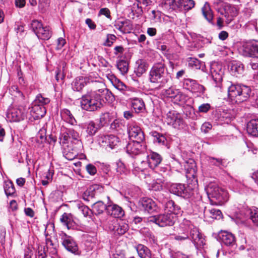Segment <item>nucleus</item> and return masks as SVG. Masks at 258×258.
I'll return each instance as SVG.
<instances>
[{
    "mask_svg": "<svg viewBox=\"0 0 258 258\" xmlns=\"http://www.w3.org/2000/svg\"><path fill=\"white\" fill-rule=\"evenodd\" d=\"M174 231L178 233H190V240L197 248H201L205 244L203 234L198 228L195 227L189 220L184 219L178 226L174 227Z\"/></svg>",
    "mask_w": 258,
    "mask_h": 258,
    "instance_id": "obj_1",
    "label": "nucleus"
},
{
    "mask_svg": "<svg viewBox=\"0 0 258 258\" xmlns=\"http://www.w3.org/2000/svg\"><path fill=\"white\" fill-rule=\"evenodd\" d=\"M252 95L248 86L241 84L229 83L228 87V97L232 102L240 103L247 100Z\"/></svg>",
    "mask_w": 258,
    "mask_h": 258,
    "instance_id": "obj_2",
    "label": "nucleus"
},
{
    "mask_svg": "<svg viewBox=\"0 0 258 258\" xmlns=\"http://www.w3.org/2000/svg\"><path fill=\"white\" fill-rule=\"evenodd\" d=\"M170 78L165 72L164 64L161 62L154 64L149 72L150 81L158 84L159 87L164 86Z\"/></svg>",
    "mask_w": 258,
    "mask_h": 258,
    "instance_id": "obj_3",
    "label": "nucleus"
},
{
    "mask_svg": "<svg viewBox=\"0 0 258 258\" xmlns=\"http://www.w3.org/2000/svg\"><path fill=\"white\" fill-rule=\"evenodd\" d=\"M104 100L95 93H88L81 99V106L84 110L94 111L101 108L104 104Z\"/></svg>",
    "mask_w": 258,
    "mask_h": 258,
    "instance_id": "obj_4",
    "label": "nucleus"
},
{
    "mask_svg": "<svg viewBox=\"0 0 258 258\" xmlns=\"http://www.w3.org/2000/svg\"><path fill=\"white\" fill-rule=\"evenodd\" d=\"M59 142L63 148L69 147L70 142L75 144L79 147L82 146L79 134L73 129L67 128L63 126L60 128Z\"/></svg>",
    "mask_w": 258,
    "mask_h": 258,
    "instance_id": "obj_5",
    "label": "nucleus"
},
{
    "mask_svg": "<svg viewBox=\"0 0 258 258\" xmlns=\"http://www.w3.org/2000/svg\"><path fill=\"white\" fill-rule=\"evenodd\" d=\"M207 192L209 198H215L220 204L227 201L229 197L226 190L215 184H209L207 188Z\"/></svg>",
    "mask_w": 258,
    "mask_h": 258,
    "instance_id": "obj_6",
    "label": "nucleus"
},
{
    "mask_svg": "<svg viewBox=\"0 0 258 258\" xmlns=\"http://www.w3.org/2000/svg\"><path fill=\"white\" fill-rule=\"evenodd\" d=\"M26 116L25 108L22 105L10 106L6 114L7 119L10 122H18L24 120Z\"/></svg>",
    "mask_w": 258,
    "mask_h": 258,
    "instance_id": "obj_7",
    "label": "nucleus"
},
{
    "mask_svg": "<svg viewBox=\"0 0 258 258\" xmlns=\"http://www.w3.org/2000/svg\"><path fill=\"white\" fill-rule=\"evenodd\" d=\"M175 216L173 213H165L157 216H151L148 218V221L155 223L160 227L172 226L175 221Z\"/></svg>",
    "mask_w": 258,
    "mask_h": 258,
    "instance_id": "obj_8",
    "label": "nucleus"
},
{
    "mask_svg": "<svg viewBox=\"0 0 258 258\" xmlns=\"http://www.w3.org/2000/svg\"><path fill=\"white\" fill-rule=\"evenodd\" d=\"M238 51L244 56L258 58V41L243 42L239 46Z\"/></svg>",
    "mask_w": 258,
    "mask_h": 258,
    "instance_id": "obj_9",
    "label": "nucleus"
},
{
    "mask_svg": "<svg viewBox=\"0 0 258 258\" xmlns=\"http://www.w3.org/2000/svg\"><path fill=\"white\" fill-rule=\"evenodd\" d=\"M31 29L39 39L48 40L51 36L49 27H43L42 23L37 20H33L31 24Z\"/></svg>",
    "mask_w": 258,
    "mask_h": 258,
    "instance_id": "obj_10",
    "label": "nucleus"
},
{
    "mask_svg": "<svg viewBox=\"0 0 258 258\" xmlns=\"http://www.w3.org/2000/svg\"><path fill=\"white\" fill-rule=\"evenodd\" d=\"M239 215L236 218L235 222L237 224L244 223L246 217H249L253 223L258 225V208L255 207L244 209L241 211Z\"/></svg>",
    "mask_w": 258,
    "mask_h": 258,
    "instance_id": "obj_11",
    "label": "nucleus"
},
{
    "mask_svg": "<svg viewBox=\"0 0 258 258\" xmlns=\"http://www.w3.org/2000/svg\"><path fill=\"white\" fill-rule=\"evenodd\" d=\"M210 72L213 81L216 84L215 87L221 89L222 81L224 75V69L222 65L217 62L211 64Z\"/></svg>",
    "mask_w": 258,
    "mask_h": 258,
    "instance_id": "obj_12",
    "label": "nucleus"
},
{
    "mask_svg": "<svg viewBox=\"0 0 258 258\" xmlns=\"http://www.w3.org/2000/svg\"><path fill=\"white\" fill-rule=\"evenodd\" d=\"M163 118L165 122L175 128H179L183 125V120L181 115L176 111H168Z\"/></svg>",
    "mask_w": 258,
    "mask_h": 258,
    "instance_id": "obj_13",
    "label": "nucleus"
},
{
    "mask_svg": "<svg viewBox=\"0 0 258 258\" xmlns=\"http://www.w3.org/2000/svg\"><path fill=\"white\" fill-rule=\"evenodd\" d=\"M93 89L90 93H95L99 95L101 98H105L106 100H112L113 96L111 92H110L106 87L104 83L101 82H95L92 85Z\"/></svg>",
    "mask_w": 258,
    "mask_h": 258,
    "instance_id": "obj_14",
    "label": "nucleus"
},
{
    "mask_svg": "<svg viewBox=\"0 0 258 258\" xmlns=\"http://www.w3.org/2000/svg\"><path fill=\"white\" fill-rule=\"evenodd\" d=\"M127 133L132 141L144 142V134L141 127L135 123H131L127 126Z\"/></svg>",
    "mask_w": 258,
    "mask_h": 258,
    "instance_id": "obj_15",
    "label": "nucleus"
},
{
    "mask_svg": "<svg viewBox=\"0 0 258 258\" xmlns=\"http://www.w3.org/2000/svg\"><path fill=\"white\" fill-rule=\"evenodd\" d=\"M109 228L114 234L122 235L128 230V225L123 220L114 219L109 224Z\"/></svg>",
    "mask_w": 258,
    "mask_h": 258,
    "instance_id": "obj_16",
    "label": "nucleus"
},
{
    "mask_svg": "<svg viewBox=\"0 0 258 258\" xmlns=\"http://www.w3.org/2000/svg\"><path fill=\"white\" fill-rule=\"evenodd\" d=\"M190 189V187L189 185L185 187L184 184L181 183H173L170 187L171 192L185 198H189L192 195L189 191Z\"/></svg>",
    "mask_w": 258,
    "mask_h": 258,
    "instance_id": "obj_17",
    "label": "nucleus"
},
{
    "mask_svg": "<svg viewBox=\"0 0 258 258\" xmlns=\"http://www.w3.org/2000/svg\"><path fill=\"white\" fill-rule=\"evenodd\" d=\"M218 12L223 16L227 24L230 23L237 15V10L235 7L230 5H225L220 9Z\"/></svg>",
    "mask_w": 258,
    "mask_h": 258,
    "instance_id": "obj_18",
    "label": "nucleus"
},
{
    "mask_svg": "<svg viewBox=\"0 0 258 258\" xmlns=\"http://www.w3.org/2000/svg\"><path fill=\"white\" fill-rule=\"evenodd\" d=\"M183 87L192 93L203 94L205 91L204 87L199 84L195 80L189 78L184 79Z\"/></svg>",
    "mask_w": 258,
    "mask_h": 258,
    "instance_id": "obj_19",
    "label": "nucleus"
},
{
    "mask_svg": "<svg viewBox=\"0 0 258 258\" xmlns=\"http://www.w3.org/2000/svg\"><path fill=\"white\" fill-rule=\"evenodd\" d=\"M98 141L101 146L109 147L111 149L117 146L119 142V138L111 134L100 136Z\"/></svg>",
    "mask_w": 258,
    "mask_h": 258,
    "instance_id": "obj_20",
    "label": "nucleus"
},
{
    "mask_svg": "<svg viewBox=\"0 0 258 258\" xmlns=\"http://www.w3.org/2000/svg\"><path fill=\"white\" fill-rule=\"evenodd\" d=\"M62 239V244L67 250L76 255L80 254L77 244L71 236L64 234Z\"/></svg>",
    "mask_w": 258,
    "mask_h": 258,
    "instance_id": "obj_21",
    "label": "nucleus"
},
{
    "mask_svg": "<svg viewBox=\"0 0 258 258\" xmlns=\"http://www.w3.org/2000/svg\"><path fill=\"white\" fill-rule=\"evenodd\" d=\"M146 146L144 142L132 141L126 147V152L131 155H136L142 152Z\"/></svg>",
    "mask_w": 258,
    "mask_h": 258,
    "instance_id": "obj_22",
    "label": "nucleus"
},
{
    "mask_svg": "<svg viewBox=\"0 0 258 258\" xmlns=\"http://www.w3.org/2000/svg\"><path fill=\"white\" fill-rule=\"evenodd\" d=\"M146 159L148 163L149 167L152 169L158 166L162 159L161 156L158 153L153 151H149L147 153Z\"/></svg>",
    "mask_w": 258,
    "mask_h": 258,
    "instance_id": "obj_23",
    "label": "nucleus"
},
{
    "mask_svg": "<svg viewBox=\"0 0 258 258\" xmlns=\"http://www.w3.org/2000/svg\"><path fill=\"white\" fill-rule=\"evenodd\" d=\"M218 236L221 242L226 246H233L235 244V237L231 232L221 231Z\"/></svg>",
    "mask_w": 258,
    "mask_h": 258,
    "instance_id": "obj_24",
    "label": "nucleus"
},
{
    "mask_svg": "<svg viewBox=\"0 0 258 258\" xmlns=\"http://www.w3.org/2000/svg\"><path fill=\"white\" fill-rule=\"evenodd\" d=\"M107 213L116 218H120L124 215V212L121 207L112 203L107 205Z\"/></svg>",
    "mask_w": 258,
    "mask_h": 258,
    "instance_id": "obj_25",
    "label": "nucleus"
},
{
    "mask_svg": "<svg viewBox=\"0 0 258 258\" xmlns=\"http://www.w3.org/2000/svg\"><path fill=\"white\" fill-rule=\"evenodd\" d=\"M186 170V176L187 178L190 179L193 178L195 179L194 188L197 186V179L196 178L197 171L196 169V163L194 161L191 160L187 162L184 165Z\"/></svg>",
    "mask_w": 258,
    "mask_h": 258,
    "instance_id": "obj_26",
    "label": "nucleus"
},
{
    "mask_svg": "<svg viewBox=\"0 0 258 258\" xmlns=\"http://www.w3.org/2000/svg\"><path fill=\"white\" fill-rule=\"evenodd\" d=\"M139 205L145 211L152 213L156 210L155 203L150 198H143L139 201Z\"/></svg>",
    "mask_w": 258,
    "mask_h": 258,
    "instance_id": "obj_27",
    "label": "nucleus"
},
{
    "mask_svg": "<svg viewBox=\"0 0 258 258\" xmlns=\"http://www.w3.org/2000/svg\"><path fill=\"white\" fill-rule=\"evenodd\" d=\"M46 112L45 107H41L39 105L32 103V107L30 108V112L32 117L34 119H39L44 116Z\"/></svg>",
    "mask_w": 258,
    "mask_h": 258,
    "instance_id": "obj_28",
    "label": "nucleus"
},
{
    "mask_svg": "<svg viewBox=\"0 0 258 258\" xmlns=\"http://www.w3.org/2000/svg\"><path fill=\"white\" fill-rule=\"evenodd\" d=\"M115 28L123 33H129L133 29V26L128 20L118 21L115 24Z\"/></svg>",
    "mask_w": 258,
    "mask_h": 258,
    "instance_id": "obj_29",
    "label": "nucleus"
},
{
    "mask_svg": "<svg viewBox=\"0 0 258 258\" xmlns=\"http://www.w3.org/2000/svg\"><path fill=\"white\" fill-rule=\"evenodd\" d=\"M148 68V64L144 59H139L136 61L135 73L138 77L141 76Z\"/></svg>",
    "mask_w": 258,
    "mask_h": 258,
    "instance_id": "obj_30",
    "label": "nucleus"
},
{
    "mask_svg": "<svg viewBox=\"0 0 258 258\" xmlns=\"http://www.w3.org/2000/svg\"><path fill=\"white\" fill-rule=\"evenodd\" d=\"M228 67L231 73L234 76H237L238 75L242 74L243 72L242 64L239 61H232L229 63Z\"/></svg>",
    "mask_w": 258,
    "mask_h": 258,
    "instance_id": "obj_31",
    "label": "nucleus"
},
{
    "mask_svg": "<svg viewBox=\"0 0 258 258\" xmlns=\"http://www.w3.org/2000/svg\"><path fill=\"white\" fill-rule=\"evenodd\" d=\"M166 94L168 97L174 99L176 102H182L184 98V95L180 93L179 90L172 88H169L166 90Z\"/></svg>",
    "mask_w": 258,
    "mask_h": 258,
    "instance_id": "obj_32",
    "label": "nucleus"
},
{
    "mask_svg": "<svg viewBox=\"0 0 258 258\" xmlns=\"http://www.w3.org/2000/svg\"><path fill=\"white\" fill-rule=\"evenodd\" d=\"M247 133L253 136H258V119H251L247 124Z\"/></svg>",
    "mask_w": 258,
    "mask_h": 258,
    "instance_id": "obj_33",
    "label": "nucleus"
},
{
    "mask_svg": "<svg viewBox=\"0 0 258 258\" xmlns=\"http://www.w3.org/2000/svg\"><path fill=\"white\" fill-rule=\"evenodd\" d=\"M86 132L89 136H93L101 128L99 125L93 121H90L85 124Z\"/></svg>",
    "mask_w": 258,
    "mask_h": 258,
    "instance_id": "obj_34",
    "label": "nucleus"
},
{
    "mask_svg": "<svg viewBox=\"0 0 258 258\" xmlns=\"http://www.w3.org/2000/svg\"><path fill=\"white\" fill-rule=\"evenodd\" d=\"M136 250L141 258H152L150 250L145 245L140 244L136 246Z\"/></svg>",
    "mask_w": 258,
    "mask_h": 258,
    "instance_id": "obj_35",
    "label": "nucleus"
},
{
    "mask_svg": "<svg viewBox=\"0 0 258 258\" xmlns=\"http://www.w3.org/2000/svg\"><path fill=\"white\" fill-rule=\"evenodd\" d=\"M60 114L62 118L66 122L72 125H75L76 124L77 121L69 110L67 109H63L61 111Z\"/></svg>",
    "mask_w": 258,
    "mask_h": 258,
    "instance_id": "obj_36",
    "label": "nucleus"
},
{
    "mask_svg": "<svg viewBox=\"0 0 258 258\" xmlns=\"http://www.w3.org/2000/svg\"><path fill=\"white\" fill-rule=\"evenodd\" d=\"M165 211L167 213H173L174 215L179 213L180 208L175 204L174 202L172 200L167 201L165 205Z\"/></svg>",
    "mask_w": 258,
    "mask_h": 258,
    "instance_id": "obj_37",
    "label": "nucleus"
},
{
    "mask_svg": "<svg viewBox=\"0 0 258 258\" xmlns=\"http://www.w3.org/2000/svg\"><path fill=\"white\" fill-rule=\"evenodd\" d=\"M160 5L165 8L169 7L173 10L180 8L179 0H162Z\"/></svg>",
    "mask_w": 258,
    "mask_h": 258,
    "instance_id": "obj_38",
    "label": "nucleus"
},
{
    "mask_svg": "<svg viewBox=\"0 0 258 258\" xmlns=\"http://www.w3.org/2000/svg\"><path fill=\"white\" fill-rule=\"evenodd\" d=\"M60 221L68 229L71 228L74 226L73 216L71 214L64 213L61 216Z\"/></svg>",
    "mask_w": 258,
    "mask_h": 258,
    "instance_id": "obj_39",
    "label": "nucleus"
},
{
    "mask_svg": "<svg viewBox=\"0 0 258 258\" xmlns=\"http://www.w3.org/2000/svg\"><path fill=\"white\" fill-rule=\"evenodd\" d=\"M86 84L85 79L82 77H77L72 83V87L74 90L76 91H81Z\"/></svg>",
    "mask_w": 258,
    "mask_h": 258,
    "instance_id": "obj_40",
    "label": "nucleus"
},
{
    "mask_svg": "<svg viewBox=\"0 0 258 258\" xmlns=\"http://www.w3.org/2000/svg\"><path fill=\"white\" fill-rule=\"evenodd\" d=\"M202 11L205 18L209 22H212L213 19V15L209 4L206 3L202 9Z\"/></svg>",
    "mask_w": 258,
    "mask_h": 258,
    "instance_id": "obj_41",
    "label": "nucleus"
},
{
    "mask_svg": "<svg viewBox=\"0 0 258 258\" xmlns=\"http://www.w3.org/2000/svg\"><path fill=\"white\" fill-rule=\"evenodd\" d=\"M132 105L134 110L138 112L143 111L145 108L143 100L140 98H135L133 99Z\"/></svg>",
    "mask_w": 258,
    "mask_h": 258,
    "instance_id": "obj_42",
    "label": "nucleus"
},
{
    "mask_svg": "<svg viewBox=\"0 0 258 258\" xmlns=\"http://www.w3.org/2000/svg\"><path fill=\"white\" fill-rule=\"evenodd\" d=\"M107 205L106 206L101 201H98L93 204L92 210L96 215H99L103 213L104 210L107 211Z\"/></svg>",
    "mask_w": 258,
    "mask_h": 258,
    "instance_id": "obj_43",
    "label": "nucleus"
},
{
    "mask_svg": "<svg viewBox=\"0 0 258 258\" xmlns=\"http://www.w3.org/2000/svg\"><path fill=\"white\" fill-rule=\"evenodd\" d=\"M50 100L48 98L43 97L41 94L38 95L34 100V104L39 105L41 107H45V105L48 104Z\"/></svg>",
    "mask_w": 258,
    "mask_h": 258,
    "instance_id": "obj_44",
    "label": "nucleus"
},
{
    "mask_svg": "<svg viewBox=\"0 0 258 258\" xmlns=\"http://www.w3.org/2000/svg\"><path fill=\"white\" fill-rule=\"evenodd\" d=\"M180 8L188 11L193 8L195 5L194 0H179Z\"/></svg>",
    "mask_w": 258,
    "mask_h": 258,
    "instance_id": "obj_45",
    "label": "nucleus"
},
{
    "mask_svg": "<svg viewBox=\"0 0 258 258\" xmlns=\"http://www.w3.org/2000/svg\"><path fill=\"white\" fill-rule=\"evenodd\" d=\"M112 120V116L108 112L102 114L99 119V123L98 124L101 128L102 126L109 123Z\"/></svg>",
    "mask_w": 258,
    "mask_h": 258,
    "instance_id": "obj_46",
    "label": "nucleus"
},
{
    "mask_svg": "<svg viewBox=\"0 0 258 258\" xmlns=\"http://www.w3.org/2000/svg\"><path fill=\"white\" fill-rule=\"evenodd\" d=\"M164 185V180L158 178L151 184L150 188L155 191L161 190Z\"/></svg>",
    "mask_w": 258,
    "mask_h": 258,
    "instance_id": "obj_47",
    "label": "nucleus"
},
{
    "mask_svg": "<svg viewBox=\"0 0 258 258\" xmlns=\"http://www.w3.org/2000/svg\"><path fill=\"white\" fill-rule=\"evenodd\" d=\"M78 148L80 147L78 146L77 147H73L72 148L73 152H70L69 150L67 151V149L64 148V151L63 152L64 157L69 160H73L77 156V150Z\"/></svg>",
    "mask_w": 258,
    "mask_h": 258,
    "instance_id": "obj_48",
    "label": "nucleus"
},
{
    "mask_svg": "<svg viewBox=\"0 0 258 258\" xmlns=\"http://www.w3.org/2000/svg\"><path fill=\"white\" fill-rule=\"evenodd\" d=\"M173 235L174 239L178 241L182 242L188 239L190 240V233L175 232Z\"/></svg>",
    "mask_w": 258,
    "mask_h": 258,
    "instance_id": "obj_49",
    "label": "nucleus"
},
{
    "mask_svg": "<svg viewBox=\"0 0 258 258\" xmlns=\"http://www.w3.org/2000/svg\"><path fill=\"white\" fill-rule=\"evenodd\" d=\"M205 212L206 213V214H209L210 217L213 219L220 218L222 216V213L221 211L215 208L206 209Z\"/></svg>",
    "mask_w": 258,
    "mask_h": 258,
    "instance_id": "obj_50",
    "label": "nucleus"
},
{
    "mask_svg": "<svg viewBox=\"0 0 258 258\" xmlns=\"http://www.w3.org/2000/svg\"><path fill=\"white\" fill-rule=\"evenodd\" d=\"M4 190L7 196H12L15 192L14 184L11 181L6 182L4 185Z\"/></svg>",
    "mask_w": 258,
    "mask_h": 258,
    "instance_id": "obj_51",
    "label": "nucleus"
},
{
    "mask_svg": "<svg viewBox=\"0 0 258 258\" xmlns=\"http://www.w3.org/2000/svg\"><path fill=\"white\" fill-rule=\"evenodd\" d=\"M148 167H149V165L146 159L142 161L139 166L135 167L133 172L135 174H137L138 173H140V172L142 173Z\"/></svg>",
    "mask_w": 258,
    "mask_h": 258,
    "instance_id": "obj_52",
    "label": "nucleus"
},
{
    "mask_svg": "<svg viewBox=\"0 0 258 258\" xmlns=\"http://www.w3.org/2000/svg\"><path fill=\"white\" fill-rule=\"evenodd\" d=\"M211 108V105L210 103H203L199 106L197 112L198 113H206L209 112Z\"/></svg>",
    "mask_w": 258,
    "mask_h": 258,
    "instance_id": "obj_53",
    "label": "nucleus"
},
{
    "mask_svg": "<svg viewBox=\"0 0 258 258\" xmlns=\"http://www.w3.org/2000/svg\"><path fill=\"white\" fill-rule=\"evenodd\" d=\"M95 187L94 186L90 187L83 194V199L85 200L89 201V198H93L95 196Z\"/></svg>",
    "mask_w": 258,
    "mask_h": 258,
    "instance_id": "obj_54",
    "label": "nucleus"
},
{
    "mask_svg": "<svg viewBox=\"0 0 258 258\" xmlns=\"http://www.w3.org/2000/svg\"><path fill=\"white\" fill-rule=\"evenodd\" d=\"M117 67L122 74L126 73L128 71L127 63L124 60L119 61L117 64Z\"/></svg>",
    "mask_w": 258,
    "mask_h": 258,
    "instance_id": "obj_55",
    "label": "nucleus"
},
{
    "mask_svg": "<svg viewBox=\"0 0 258 258\" xmlns=\"http://www.w3.org/2000/svg\"><path fill=\"white\" fill-rule=\"evenodd\" d=\"M154 137V142H157L159 144H164L166 141L165 137L162 135H160L157 132L153 134Z\"/></svg>",
    "mask_w": 258,
    "mask_h": 258,
    "instance_id": "obj_56",
    "label": "nucleus"
},
{
    "mask_svg": "<svg viewBox=\"0 0 258 258\" xmlns=\"http://www.w3.org/2000/svg\"><path fill=\"white\" fill-rule=\"evenodd\" d=\"M207 160L211 164L220 166L222 164V159L220 158H215L211 157H208Z\"/></svg>",
    "mask_w": 258,
    "mask_h": 258,
    "instance_id": "obj_57",
    "label": "nucleus"
},
{
    "mask_svg": "<svg viewBox=\"0 0 258 258\" xmlns=\"http://www.w3.org/2000/svg\"><path fill=\"white\" fill-rule=\"evenodd\" d=\"M221 117L227 123L231 120L233 118V116L231 114V111L228 112H225L224 111L220 114Z\"/></svg>",
    "mask_w": 258,
    "mask_h": 258,
    "instance_id": "obj_58",
    "label": "nucleus"
},
{
    "mask_svg": "<svg viewBox=\"0 0 258 258\" xmlns=\"http://www.w3.org/2000/svg\"><path fill=\"white\" fill-rule=\"evenodd\" d=\"M86 168L88 173L92 175H95L97 172V169L95 166L91 164H88L86 166Z\"/></svg>",
    "mask_w": 258,
    "mask_h": 258,
    "instance_id": "obj_59",
    "label": "nucleus"
},
{
    "mask_svg": "<svg viewBox=\"0 0 258 258\" xmlns=\"http://www.w3.org/2000/svg\"><path fill=\"white\" fill-rule=\"evenodd\" d=\"M78 207L84 216H87L88 215L89 209L87 206L82 204H78Z\"/></svg>",
    "mask_w": 258,
    "mask_h": 258,
    "instance_id": "obj_60",
    "label": "nucleus"
},
{
    "mask_svg": "<svg viewBox=\"0 0 258 258\" xmlns=\"http://www.w3.org/2000/svg\"><path fill=\"white\" fill-rule=\"evenodd\" d=\"M212 127V124L209 122H205L203 123L201 126V130L202 132L204 133H207L208 131L211 129Z\"/></svg>",
    "mask_w": 258,
    "mask_h": 258,
    "instance_id": "obj_61",
    "label": "nucleus"
},
{
    "mask_svg": "<svg viewBox=\"0 0 258 258\" xmlns=\"http://www.w3.org/2000/svg\"><path fill=\"white\" fill-rule=\"evenodd\" d=\"M99 15H104L108 18L110 17V11L108 8H106L100 9L99 11Z\"/></svg>",
    "mask_w": 258,
    "mask_h": 258,
    "instance_id": "obj_62",
    "label": "nucleus"
},
{
    "mask_svg": "<svg viewBox=\"0 0 258 258\" xmlns=\"http://www.w3.org/2000/svg\"><path fill=\"white\" fill-rule=\"evenodd\" d=\"M115 88L120 91H123L126 88V86L121 81H118L114 85Z\"/></svg>",
    "mask_w": 258,
    "mask_h": 258,
    "instance_id": "obj_63",
    "label": "nucleus"
},
{
    "mask_svg": "<svg viewBox=\"0 0 258 258\" xmlns=\"http://www.w3.org/2000/svg\"><path fill=\"white\" fill-rule=\"evenodd\" d=\"M86 24L88 25L90 29L94 30L96 28L95 24L91 19L88 18L85 21Z\"/></svg>",
    "mask_w": 258,
    "mask_h": 258,
    "instance_id": "obj_64",
    "label": "nucleus"
}]
</instances>
